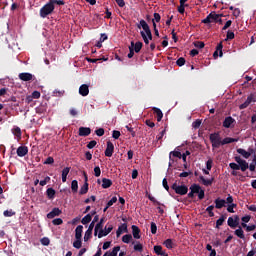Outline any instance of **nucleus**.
Masks as SVG:
<instances>
[{"mask_svg":"<svg viewBox=\"0 0 256 256\" xmlns=\"http://www.w3.org/2000/svg\"><path fill=\"white\" fill-rule=\"evenodd\" d=\"M53 3V1H50L40 9V17H42V19H45L47 15H51V13L55 11V5H53Z\"/></svg>","mask_w":256,"mask_h":256,"instance_id":"nucleus-2","label":"nucleus"},{"mask_svg":"<svg viewBox=\"0 0 256 256\" xmlns=\"http://www.w3.org/2000/svg\"><path fill=\"white\" fill-rule=\"evenodd\" d=\"M141 49H143V42L134 43L133 51H135V53H139V51H141Z\"/></svg>","mask_w":256,"mask_h":256,"instance_id":"nucleus-27","label":"nucleus"},{"mask_svg":"<svg viewBox=\"0 0 256 256\" xmlns=\"http://www.w3.org/2000/svg\"><path fill=\"white\" fill-rule=\"evenodd\" d=\"M12 133L15 137H17V139H20L21 138V128L19 127H14L12 129Z\"/></svg>","mask_w":256,"mask_h":256,"instance_id":"nucleus-32","label":"nucleus"},{"mask_svg":"<svg viewBox=\"0 0 256 256\" xmlns=\"http://www.w3.org/2000/svg\"><path fill=\"white\" fill-rule=\"evenodd\" d=\"M123 233H127V225L125 223L118 227L116 231V237H121Z\"/></svg>","mask_w":256,"mask_h":256,"instance_id":"nucleus-16","label":"nucleus"},{"mask_svg":"<svg viewBox=\"0 0 256 256\" xmlns=\"http://www.w3.org/2000/svg\"><path fill=\"white\" fill-rule=\"evenodd\" d=\"M79 94L82 97H87L89 95V85L87 84H82L79 88Z\"/></svg>","mask_w":256,"mask_h":256,"instance_id":"nucleus-10","label":"nucleus"},{"mask_svg":"<svg viewBox=\"0 0 256 256\" xmlns=\"http://www.w3.org/2000/svg\"><path fill=\"white\" fill-rule=\"evenodd\" d=\"M49 181H51V177L46 176L44 180L40 181L41 187H45V185H47V183H49Z\"/></svg>","mask_w":256,"mask_h":256,"instance_id":"nucleus-50","label":"nucleus"},{"mask_svg":"<svg viewBox=\"0 0 256 256\" xmlns=\"http://www.w3.org/2000/svg\"><path fill=\"white\" fill-rule=\"evenodd\" d=\"M95 133H96V135H97L98 137H103V136L105 135V130H104L103 128H100V129H97V130L95 131Z\"/></svg>","mask_w":256,"mask_h":256,"instance_id":"nucleus-55","label":"nucleus"},{"mask_svg":"<svg viewBox=\"0 0 256 256\" xmlns=\"http://www.w3.org/2000/svg\"><path fill=\"white\" fill-rule=\"evenodd\" d=\"M226 204H228L227 206V211L228 213H235V207H237V204L233 203V196L228 195V197L226 198Z\"/></svg>","mask_w":256,"mask_h":256,"instance_id":"nucleus-6","label":"nucleus"},{"mask_svg":"<svg viewBox=\"0 0 256 256\" xmlns=\"http://www.w3.org/2000/svg\"><path fill=\"white\" fill-rule=\"evenodd\" d=\"M221 17H223V15L210 13L205 19L202 20V23H205V24L217 23L218 21H221Z\"/></svg>","mask_w":256,"mask_h":256,"instance_id":"nucleus-4","label":"nucleus"},{"mask_svg":"<svg viewBox=\"0 0 256 256\" xmlns=\"http://www.w3.org/2000/svg\"><path fill=\"white\" fill-rule=\"evenodd\" d=\"M3 215L4 217H13V215H15V212H13L12 210H5Z\"/></svg>","mask_w":256,"mask_h":256,"instance_id":"nucleus-54","label":"nucleus"},{"mask_svg":"<svg viewBox=\"0 0 256 256\" xmlns=\"http://www.w3.org/2000/svg\"><path fill=\"white\" fill-rule=\"evenodd\" d=\"M237 151L240 155H242V157H244V159H249V157H251V153L247 152L245 149L240 148Z\"/></svg>","mask_w":256,"mask_h":256,"instance_id":"nucleus-28","label":"nucleus"},{"mask_svg":"<svg viewBox=\"0 0 256 256\" xmlns=\"http://www.w3.org/2000/svg\"><path fill=\"white\" fill-rule=\"evenodd\" d=\"M172 157H178V159H181L182 154H181V152H179V151L170 152V159H171Z\"/></svg>","mask_w":256,"mask_h":256,"instance_id":"nucleus-49","label":"nucleus"},{"mask_svg":"<svg viewBox=\"0 0 256 256\" xmlns=\"http://www.w3.org/2000/svg\"><path fill=\"white\" fill-rule=\"evenodd\" d=\"M231 39H235V33L231 32V31H228L225 41H229Z\"/></svg>","mask_w":256,"mask_h":256,"instance_id":"nucleus-51","label":"nucleus"},{"mask_svg":"<svg viewBox=\"0 0 256 256\" xmlns=\"http://www.w3.org/2000/svg\"><path fill=\"white\" fill-rule=\"evenodd\" d=\"M163 245H164L167 249H173V240L167 239L166 241H164Z\"/></svg>","mask_w":256,"mask_h":256,"instance_id":"nucleus-41","label":"nucleus"},{"mask_svg":"<svg viewBox=\"0 0 256 256\" xmlns=\"http://www.w3.org/2000/svg\"><path fill=\"white\" fill-rule=\"evenodd\" d=\"M113 231V225H108L105 226V228L101 229L98 233V239H102V237H107V235H109V233H111Z\"/></svg>","mask_w":256,"mask_h":256,"instance_id":"nucleus-7","label":"nucleus"},{"mask_svg":"<svg viewBox=\"0 0 256 256\" xmlns=\"http://www.w3.org/2000/svg\"><path fill=\"white\" fill-rule=\"evenodd\" d=\"M133 47H135V42H131V45L129 46V53H128V58L132 59V57L135 55V52L133 50Z\"/></svg>","mask_w":256,"mask_h":256,"instance_id":"nucleus-38","label":"nucleus"},{"mask_svg":"<svg viewBox=\"0 0 256 256\" xmlns=\"http://www.w3.org/2000/svg\"><path fill=\"white\" fill-rule=\"evenodd\" d=\"M235 161H236V163H238V166L240 167L241 171H247V169H249V163H247V161L241 159V157L236 156Z\"/></svg>","mask_w":256,"mask_h":256,"instance_id":"nucleus-8","label":"nucleus"},{"mask_svg":"<svg viewBox=\"0 0 256 256\" xmlns=\"http://www.w3.org/2000/svg\"><path fill=\"white\" fill-rule=\"evenodd\" d=\"M154 253H156V255H161L163 253V247L162 246H154Z\"/></svg>","mask_w":256,"mask_h":256,"instance_id":"nucleus-45","label":"nucleus"},{"mask_svg":"<svg viewBox=\"0 0 256 256\" xmlns=\"http://www.w3.org/2000/svg\"><path fill=\"white\" fill-rule=\"evenodd\" d=\"M242 227L246 228V231H255V229H256V226H255V225H250V226H248V225L245 224V223H242Z\"/></svg>","mask_w":256,"mask_h":256,"instance_id":"nucleus-47","label":"nucleus"},{"mask_svg":"<svg viewBox=\"0 0 256 256\" xmlns=\"http://www.w3.org/2000/svg\"><path fill=\"white\" fill-rule=\"evenodd\" d=\"M253 103V95L247 97L246 101L239 106V109H247Z\"/></svg>","mask_w":256,"mask_h":256,"instance_id":"nucleus-17","label":"nucleus"},{"mask_svg":"<svg viewBox=\"0 0 256 256\" xmlns=\"http://www.w3.org/2000/svg\"><path fill=\"white\" fill-rule=\"evenodd\" d=\"M46 193H47L48 199H55V189L48 188Z\"/></svg>","mask_w":256,"mask_h":256,"instance_id":"nucleus-33","label":"nucleus"},{"mask_svg":"<svg viewBox=\"0 0 256 256\" xmlns=\"http://www.w3.org/2000/svg\"><path fill=\"white\" fill-rule=\"evenodd\" d=\"M113 151H115V146L112 142H107V148L105 150L106 157H113Z\"/></svg>","mask_w":256,"mask_h":256,"instance_id":"nucleus-9","label":"nucleus"},{"mask_svg":"<svg viewBox=\"0 0 256 256\" xmlns=\"http://www.w3.org/2000/svg\"><path fill=\"white\" fill-rule=\"evenodd\" d=\"M216 51H219V57H223V43L217 45Z\"/></svg>","mask_w":256,"mask_h":256,"instance_id":"nucleus-48","label":"nucleus"},{"mask_svg":"<svg viewBox=\"0 0 256 256\" xmlns=\"http://www.w3.org/2000/svg\"><path fill=\"white\" fill-rule=\"evenodd\" d=\"M230 169H232L233 171H239L240 167L239 164L237 163H230L229 164Z\"/></svg>","mask_w":256,"mask_h":256,"instance_id":"nucleus-52","label":"nucleus"},{"mask_svg":"<svg viewBox=\"0 0 256 256\" xmlns=\"http://www.w3.org/2000/svg\"><path fill=\"white\" fill-rule=\"evenodd\" d=\"M91 219H93V217L91 216V214H87L86 216H84L81 220L82 225H87V223H91Z\"/></svg>","mask_w":256,"mask_h":256,"instance_id":"nucleus-29","label":"nucleus"},{"mask_svg":"<svg viewBox=\"0 0 256 256\" xmlns=\"http://www.w3.org/2000/svg\"><path fill=\"white\" fill-rule=\"evenodd\" d=\"M101 229H103V224L98 222L94 228V235H99V231H101Z\"/></svg>","mask_w":256,"mask_h":256,"instance_id":"nucleus-39","label":"nucleus"},{"mask_svg":"<svg viewBox=\"0 0 256 256\" xmlns=\"http://www.w3.org/2000/svg\"><path fill=\"white\" fill-rule=\"evenodd\" d=\"M234 234L237 235L239 239H245V233L243 232L242 228L236 229Z\"/></svg>","mask_w":256,"mask_h":256,"instance_id":"nucleus-34","label":"nucleus"},{"mask_svg":"<svg viewBox=\"0 0 256 256\" xmlns=\"http://www.w3.org/2000/svg\"><path fill=\"white\" fill-rule=\"evenodd\" d=\"M83 245V242L81 241V239H76L74 242H73V247L75 249H81Z\"/></svg>","mask_w":256,"mask_h":256,"instance_id":"nucleus-40","label":"nucleus"},{"mask_svg":"<svg viewBox=\"0 0 256 256\" xmlns=\"http://www.w3.org/2000/svg\"><path fill=\"white\" fill-rule=\"evenodd\" d=\"M137 27L138 29H143V31L140 32V35L145 45H149V41L153 39V34L151 33V28H149V24H147L145 20H140Z\"/></svg>","mask_w":256,"mask_h":256,"instance_id":"nucleus-1","label":"nucleus"},{"mask_svg":"<svg viewBox=\"0 0 256 256\" xmlns=\"http://www.w3.org/2000/svg\"><path fill=\"white\" fill-rule=\"evenodd\" d=\"M123 243L129 244L133 241V236L131 234H126L122 237Z\"/></svg>","mask_w":256,"mask_h":256,"instance_id":"nucleus-31","label":"nucleus"},{"mask_svg":"<svg viewBox=\"0 0 256 256\" xmlns=\"http://www.w3.org/2000/svg\"><path fill=\"white\" fill-rule=\"evenodd\" d=\"M53 225H63V219L56 218L52 221Z\"/></svg>","mask_w":256,"mask_h":256,"instance_id":"nucleus-61","label":"nucleus"},{"mask_svg":"<svg viewBox=\"0 0 256 256\" xmlns=\"http://www.w3.org/2000/svg\"><path fill=\"white\" fill-rule=\"evenodd\" d=\"M172 189L177 193V195H187V191H189V188L185 185H177L173 184Z\"/></svg>","mask_w":256,"mask_h":256,"instance_id":"nucleus-5","label":"nucleus"},{"mask_svg":"<svg viewBox=\"0 0 256 256\" xmlns=\"http://www.w3.org/2000/svg\"><path fill=\"white\" fill-rule=\"evenodd\" d=\"M199 181L203 183L206 187H209V185H212L213 183V178L206 179L204 176H199Z\"/></svg>","mask_w":256,"mask_h":256,"instance_id":"nucleus-22","label":"nucleus"},{"mask_svg":"<svg viewBox=\"0 0 256 256\" xmlns=\"http://www.w3.org/2000/svg\"><path fill=\"white\" fill-rule=\"evenodd\" d=\"M192 193H199L202 189L201 186L194 184L190 187Z\"/></svg>","mask_w":256,"mask_h":256,"instance_id":"nucleus-42","label":"nucleus"},{"mask_svg":"<svg viewBox=\"0 0 256 256\" xmlns=\"http://www.w3.org/2000/svg\"><path fill=\"white\" fill-rule=\"evenodd\" d=\"M194 129H199L201 127V120H196L192 123Z\"/></svg>","mask_w":256,"mask_h":256,"instance_id":"nucleus-59","label":"nucleus"},{"mask_svg":"<svg viewBox=\"0 0 256 256\" xmlns=\"http://www.w3.org/2000/svg\"><path fill=\"white\" fill-rule=\"evenodd\" d=\"M141 230L138 226L132 225V235L134 239H141Z\"/></svg>","mask_w":256,"mask_h":256,"instance_id":"nucleus-15","label":"nucleus"},{"mask_svg":"<svg viewBox=\"0 0 256 256\" xmlns=\"http://www.w3.org/2000/svg\"><path fill=\"white\" fill-rule=\"evenodd\" d=\"M213 209H215V206L211 205L206 208L207 213L209 214V217H215V213L213 212Z\"/></svg>","mask_w":256,"mask_h":256,"instance_id":"nucleus-43","label":"nucleus"},{"mask_svg":"<svg viewBox=\"0 0 256 256\" xmlns=\"http://www.w3.org/2000/svg\"><path fill=\"white\" fill-rule=\"evenodd\" d=\"M250 171H255L256 168V156H254V159L252 160L251 164L248 166Z\"/></svg>","mask_w":256,"mask_h":256,"instance_id":"nucleus-46","label":"nucleus"},{"mask_svg":"<svg viewBox=\"0 0 256 256\" xmlns=\"http://www.w3.org/2000/svg\"><path fill=\"white\" fill-rule=\"evenodd\" d=\"M91 235H93V231L87 230L84 235V241L87 242L91 239Z\"/></svg>","mask_w":256,"mask_h":256,"instance_id":"nucleus-44","label":"nucleus"},{"mask_svg":"<svg viewBox=\"0 0 256 256\" xmlns=\"http://www.w3.org/2000/svg\"><path fill=\"white\" fill-rule=\"evenodd\" d=\"M71 190L73 191V193H77V191L79 190V183L77 182V180L72 181Z\"/></svg>","mask_w":256,"mask_h":256,"instance_id":"nucleus-35","label":"nucleus"},{"mask_svg":"<svg viewBox=\"0 0 256 256\" xmlns=\"http://www.w3.org/2000/svg\"><path fill=\"white\" fill-rule=\"evenodd\" d=\"M194 47H197V49H203V47H205V43L200 42V41L195 42Z\"/></svg>","mask_w":256,"mask_h":256,"instance_id":"nucleus-63","label":"nucleus"},{"mask_svg":"<svg viewBox=\"0 0 256 256\" xmlns=\"http://www.w3.org/2000/svg\"><path fill=\"white\" fill-rule=\"evenodd\" d=\"M228 225L232 229H235V227H237V220L233 219V217H229L228 218Z\"/></svg>","mask_w":256,"mask_h":256,"instance_id":"nucleus-36","label":"nucleus"},{"mask_svg":"<svg viewBox=\"0 0 256 256\" xmlns=\"http://www.w3.org/2000/svg\"><path fill=\"white\" fill-rule=\"evenodd\" d=\"M83 238V225H79L75 229V239Z\"/></svg>","mask_w":256,"mask_h":256,"instance_id":"nucleus-19","label":"nucleus"},{"mask_svg":"<svg viewBox=\"0 0 256 256\" xmlns=\"http://www.w3.org/2000/svg\"><path fill=\"white\" fill-rule=\"evenodd\" d=\"M151 233L152 235H155V233H157V224H155V222L151 223Z\"/></svg>","mask_w":256,"mask_h":256,"instance_id":"nucleus-60","label":"nucleus"},{"mask_svg":"<svg viewBox=\"0 0 256 256\" xmlns=\"http://www.w3.org/2000/svg\"><path fill=\"white\" fill-rule=\"evenodd\" d=\"M176 64L178 65V67H183V65H185V58L181 57L176 61Z\"/></svg>","mask_w":256,"mask_h":256,"instance_id":"nucleus-57","label":"nucleus"},{"mask_svg":"<svg viewBox=\"0 0 256 256\" xmlns=\"http://www.w3.org/2000/svg\"><path fill=\"white\" fill-rule=\"evenodd\" d=\"M19 79H21V81H31V79H33V74H31V73H20L19 74Z\"/></svg>","mask_w":256,"mask_h":256,"instance_id":"nucleus-20","label":"nucleus"},{"mask_svg":"<svg viewBox=\"0 0 256 256\" xmlns=\"http://www.w3.org/2000/svg\"><path fill=\"white\" fill-rule=\"evenodd\" d=\"M88 135H91V128H89V127H80L79 128V136L80 137H88Z\"/></svg>","mask_w":256,"mask_h":256,"instance_id":"nucleus-11","label":"nucleus"},{"mask_svg":"<svg viewBox=\"0 0 256 256\" xmlns=\"http://www.w3.org/2000/svg\"><path fill=\"white\" fill-rule=\"evenodd\" d=\"M119 251H121V247L116 246L113 248L112 251H107L103 256H117V253H119Z\"/></svg>","mask_w":256,"mask_h":256,"instance_id":"nucleus-21","label":"nucleus"},{"mask_svg":"<svg viewBox=\"0 0 256 256\" xmlns=\"http://www.w3.org/2000/svg\"><path fill=\"white\" fill-rule=\"evenodd\" d=\"M210 141L213 149H219V147L222 145L221 136L218 133L210 134Z\"/></svg>","mask_w":256,"mask_h":256,"instance_id":"nucleus-3","label":"nucleus"},{"mask_svg":"<svg viewBox=\"0 0 256 256\" xmlns=\"http://www.w3.org/2000/svg\"><path fill=\"white\" fill-rule=\"evenodd\" d=\"M94 175L95 177H101V168L99 166L94 168Z\"/></svg>","mask_w":256,"mask_h":256,"instance_id":"nucleus-53","label":"nucleus"},{"mask_svg":"<svg viewBox=\"0 0 256 256\" xmlns=\"http://www.w3.org/2000/svg\"><path fill=\"white\" fill-rule=\"evenodd\" d=\"M154 112L157 115V121H161L163 119V112L159 108H154Z\"/></svg>","mask_w":256,"mask_h":256,"instance_id":"nucleus-37","label":"nucleus"},{"mask_svg":"<svg viewBox=\"0 0 256 256\" xmlns=\"http://www.w3.org/2000/svg\"><path fill=\"white\" fill-rule=\"evenodd\" d=\"M89 191V183L85 182L84 185L80 188V195H85Z\"/></svg>","mask_w":256,"mask_h":256,"instance_id":"nucleus-30","label":"nucleus"},{"mask_svg":"<svg viewBox=\"0 0 256 256\" xmlns=\"http://www.w3.org/2000/svg\"><path fill=\"white\" fill-rule=\"evenodd\" d=\"M132 245H134V251H138L141 253L143 251V244L141 242H132Z\"/></svg>","mask_w":256,"mask_h":256,"instance_id":"nucleus-26","label":"nucleus"},{"mask_svg":"<svg viewBox=\"0 0 256 256\" xmlns=\"http://www.w3.org/2000/svg\"><path fill=\"white\" fill-rule=\"evenodd\" d=\"M112 137H113V139H119V137H121V132L114 130L112 132Z\"/></svg>","mask_w":256,"mask_h":256,"instance_id":"nucleus-62","label":"nucleus"},{"mask_svg":"<svg viewBox=\"0 0 256 256\" xmlns=\"http://www.w3.org/2000/svg\"><path fill=\"white\" fill-rule=\"evenodd\" d=\"M215 207L216 209H223V207H225L227 200L225 199H221V198H217L215 201Z\"/></svg>","mask_w":256,"mask_h":256,"instance_id":"nucleus-13","label":"nucleus"},{"mask_svg":"<svg viewBox=\"0 0 256 256\" xmlns=\"http://www.w3.org/2000/svg\"><path fill=\"white\" fill-rule=\"evenodd\" d=\"M27 153H29V149L27 148V146L18 147V149H17L18 157H25V155H27Z\"/></svg>","mask_w":256,"mask_h":256,"instance_id":"nucleus-12","label":"nucleus"},{"mask_svg":"<svg viewBox=\"0 0 256 256\" xmlns=\"http://www.w3.org/2000/svg\"><path fill=\"white\" fill-rule=\"evenodd\" d=\"M116 201H117V197L116 196L112 197L111 200L107 203V207H113Z\"/></svg>","mask_w":256,"mask_h":256,"instance_id":"nucleus-56","label":"nucleus"},{"mask_svg":"<svg viewBox=\"0 0 256 256\" xmlns=\"http://www.w3.org/2000/svg\"><path fill=\"white\" fill-rule=\"evenodd\" d=\"M234 123H235V119H233V117L231 116L226 117L223 122V127H225L226 129H229V127H231V125Z\"/></svg>","mask_w":256,"mask_h":256,"instance_id":"nucleus-18","label":"nucleus"},{"mask_svg":"<svg viewBox=\"0 0 256 256\" xmlns=\"http://www.w3.org/2000/svg\"><path fill=\"white\" fill-rule=\"evenodd\" d=\"M223 223H225V218L221 217L216 221V227L219 229V227H221V225H223Z\"/></svg>","mask_w":256,"mask_h":256,"instance_id":"nucleus-58","label":"nucleus"},{"mask_svg":"<svg viewBox=\"0 0 256 256\" xmlns=\"http://www.w3.org/2000/svg\"><path fill=\"white\" fill-rule=\"evenodd\" d=\"M113 185V182L110 179L103 178L102 179V187L103 189H109Z\"/></svg>","mask_w":256,"mask_h":256,"instance_id":"nucleus-23","label":"nucleus"},{"mask_svg":"<svg viewBox=\"0 0 256 256\" xmlns=\"http://www.w3.org/2000/svg\"><path fill=\"white\" fill-rule=\"evenodd\" d=\"M237 141H239V139L226 137L222 140V145H229V143H237Z\"/></svg>","mask_w":256,"mask_h":256,"instance_id":"nucleus-24","label":"nucleus"},{"mask_svg":"<svg viewBox=\"0 0 256 256\" xmlns=\"http://www.w3.org/2000/svg\"><path fill=\"white\" fill-rule=\"evenodd\" d=\"M61 215V209L54 208L50 213L47 214L48 219H54V217H59Z\"/></svg>","mask_w":256,"mask_h":256,"instance_id":"nucleus-14","label":"nucleus"},{"mask_svg":"<svg viewBox=\"0 0 256 256\" xmlns=\"http://www.w3.org/2000/svg\"><path fill=\"white\" fill-rule=\"evenodd\" d=\"M69 171H71V168L66 167L62 170V182L66 183L67 182V175H69Z\"/></svg>","mask_w":256,"mask_h":256,"instance_id":"nucleus-25","label":"nucleus"},{"mask_svg":"<svg viewBox=\"0 0 256 256\" xmlns=\"http://www.w3.org/2000/svg\"><path fill=\"white\" fill-rule=\"evenodd\" d=\"M95 145H97V141L92 140L87 144V148L88 149H93V147H95Z\"/></svg>","mask_w":256,"mask_h":256,"instance_id":"nucleus-64","label":"nucleus"}]
</instances>
